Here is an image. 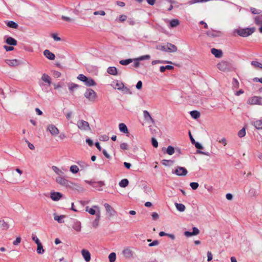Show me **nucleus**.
Masks as SVG:
<instances>
[{"instance_id":"obj_9","label":"nucleus","mask_w":262,"mask_h":262,"mask_svg":"<svg viewBox=\"0 0 262 262\" xmlns=\"http://www.w3.org/2000/svg\"><path fill=\"white\" fill-rule=\"evenodd\" d=\"M217 67L220 70L223 72L227 71L229 70V63L225 61H222L219 63Z\"/></svg>"},{"instance_id":"obj_26","label":"nucleus","mask_w":262,"mask_h":262,"mask_svg":"<svg viewBox=\"0 0 262 262\" xmlns=\"http://www.w3.org/2000/svg\"><path fill=\"white\" fill-rule=\"evenodd\" d=\"M41 79L45 82H47L49 85L51 83V79L47 74H43L41 76Z\"/></svg>"},{"instance_id":"obj_25","label":"nucleus","mask_w":262,"mask_h":262,"mask_svg":"<svg viewBox=\"0 0 262 262\" xmlns=\"http://www.w3.org/2000/svg\"><path fill=\"white\" fill-rule=\"evenodd\" d=\"M84 84L88 86H94L96 85V83L92 78L88 77L84 82Z\"/></svg>"},{"instance_id":"obj_58","label":"nucleus","mask_w":262,"mask_h":262,"mask_svg":"<svg viewBox=\"0 0 262 262\" xmlns=\"http://www.w3.org/2000/svg\"><path fill=\"white\" fill-rule=\"evenodd\" d=\"M94 14L95 15H102V16H104V15H105V12L104 11H103V10L97 11H95L94 12Z\"/></svg>"},{"instance_id":"obj_3","label":"nucleus","mask_w":262,"mask_h":262,"mask_svg":"<svg viewBox=\"0 0 262 262\" xmlns=\"http://www.w3.org/2000/svg\"><path fill=\"white\" fill-rule=\"evenodd\" d=\"M84 95L87 99L91 102H94L97 98L96 93L91 89H88Z\"/></svg>"},{"instance_id":"obj_32","label":"nucleus","mask_w":262,"mask_h":262,"mask_svg":"<svg viewBox=\"0 0 262 262\" xmlns=\"http://www.w3.org/2000/svg\"><path fill=\"white\" fill-rule=\"evenodd\" d=\"M158 63H162V64L171 63V64H172V62H171L170 61L162 60H153L151 62V64L152 65H155V64H158Z\"/></svg>"},{"instance_id":"obj_11","label":"nucleus","mask_w":262,"mask_h":262,"mask_svg":"<svg viewBox=\"0 0 262 262\" xmlns=\"http://www.w3.org/2000/svg\"><path fill=\"white\" fill-rule=\"evenodd\" d=\"M47 130H48L52 136H56L59 133L58 129L53 124H50L48 126Z\"/></svg>"},{"instance_id":"obj_50","label":"nucleus","mask_w":262,"mask_h":262,"mask_svg":"<svg viewBox=\"0 0 262 262\" xmlns=\"http://www.w3.org/2000/svg\"><path fill=\"white\" fill-rule=\"evenodd\" d=\"M32 239L36 244V245L40 243L39 239L38 238V237L35 234L33 233L32 234Z\"/></svg>"},{"instance_id":"obj_63","label":"nucleus","mask_w":262,"mask_h":262,"mask_svg":"<svg viewBox=\"0 0 262 262\" xmlns=\"http://www.w3.org/2000/svg\"><path fill=\"white\" fill-rule=\"evenodd\" d=\"M21 238L20 237H17L16 239L13 242V244L14 245H17L20 243Z\"/></svg>"},{"instance_id":"obj_33","label":"nucleus","mask_w":262,"mask_h":262,"mask_svg":"<svg viewBox=\"0 0 262 262\" xmlns=\"http://www.w3.org/2000/svg\"><path fill=\"white\" fill-rule=\"evenodd\" d=\"M128 183H129V182L128 181L127 179H122L119 183V185L120 186V187H122V188H125L126 187V186H128Z\"/></svg>"},{"instance_id":"obj_34","label":"nucleus","mask_w":262,"mask_h":262,"mask_svg":"<svg viewBox=\"0 0 262 262\" xmlns=\"http://www.w3.org/2000/svg\"><path fill=\"white\" fill-rule=\"evenodd\" d=\"M180 24V21L178 19H173L170 21V27L171 28H174Z\"/></svg>"},{"instance_id":"obj_43","label":"nucleus","mask_w":262,"mask_h":262,"mask_svg":"<svg viewBox=\"0 0 262 262\" xmlns=\"http://www.w3.org/2000/svg\"><path fill=\"white\" fill-rule=\"evenodd\" d=\"M70 171L73 173H76L79 171V168L78 167V166L77 165H72L70 167Z\"/></svg>"},{"instance_id":"obj_61","label":"nucleus","mask_w":262,"mask_h":262,"mask_svg":"<svg viewBox=\"0 0 262 262\" xmlns=\"http://www.w3.org/2000/svg\"><path fill=\"white\" fill-rule=\"evenodd\" d=\"M159 244V242L158 240H155L149 244L148 246L149 247H153L158 246Z\"/></svg>"},{"instance_id":"obj_7","label":"nucleus","mask_w":262,"mask_h":262,"mask_svg":"<svg viewBox=\"0 0 262 262\" xmlns=\"http://www.w3.org/2000/svg\"><path fill=\"white\" fill-rule=\"evenodd\" d=\"M172 173H175L178 176H185L187 175L188 171L185 167L178 166Z\"/></svg>"},{"instance_id":"obj_51","label":"nucleus","mask_w":262,"mask_h":262,"mask_svg":"<svg viewBox=\"0 0 262 262\" xmlns=\"http://www.w3.org/2000/svg\"><path fill=\"white\" fill-rule=\"evenodd\" d=\"M86 78L87 77H86L85 75H84L83 74H79L78 77H77V79L83 82H85V80H86Z\"/></svg>"},{"instance_id":"obj_10","label":"nucleus","mask_w":262,"mask_h":262,"mask_svg":"<svg viewBox=\"0 0 262 262\" xmlns=\"http://www.w3.org/2000/svg\"><path fill=\"white\" fill-rule=\"evenodd\" d=\"M56 181L59 184L64 186H70V184L71 183L66 180L65 178H62L60 176H59L56 178Z\"/></svg>"},{"instance_id":"obj_29","label":"nucleus","mask_w":262,"mask_h":262,"mask_svg":"<svg viewBox=\"0 0 262 262\" xmlns=\"http://www.w3.org/2000/svg\"><path fill=\"white\" fill-rule=\"evenodd\" d=\"M119 128L121 132L123 133H128L127 127L124 123H122L119 124Z\"/></svg>"},{"instance_id":"obj_2","label":"nucleus","mask_w":262,"mask_h":262,"mask_svg":"<svg viewBox=\"0 0 262 262\" xmlns=\"http://www.w3.org/2000/svg\"><path fill=\"white\" fill-rule=\"evenodd\" d=\"M77 126L81 131L88 132L91 130L89 123L83 120H78Z\"/></svg>"},{"instance_id":"obj_47","label":"nucleus","mask_w":262,"mask_h":262,"mask_svg":"<svg viewBox=\"0 0 262 262\" xmlns=\"http://www.w3.org/2000/svg\"><path fill=\"white\" fill-rule=\"evenodd\" d=\"M0 225L1 227L5 230L9 228V225L4 221H0Z\"/></svg>"},{"instance_id":"obj_59","label":"nucleus","mask_w":262,"mask_h":262,"mask_svg":"<svg viewBox=\"0 0 262 262\" xmlns=\"http://www.w3.org/2000/svg\"><path fill=\"white\" fill-rule=\"evenodd\" d=\"M151 142L152 145L154 147H157L158 146V142L155 138H152Z\"/></svg>"},{"instance_id":"obj_8","label":"nucleus","mask_w":262,"mask_h":262,"mask_svg":"<svg viewBox=\"0 0 262 262\" xmlns=\"http://www.w3.org/2000/svg\"><path fill=\"white\" fill-rule=\"evenodd\" d=\"M104 207L105 209L106 214L109 217H112L115 214L116 211L115 209L110 204L105 203Z\"/></svg>"},{"instance_id":"obj_60","label":"nucleus","mask_w":262,"mask_h":262,"mask_svg":"<svg viewBox=\"0 0 262 262\" xmlns=\"http://www.w3.org/2000/svg\"><path fill=\"white\" fill-rule=\"evenodd\" d=\"M90 184H91V182H89ZM92 185L94 187H96L97 185H99L100 187H102L104 185V183L103 182H99L98 183H92Z\"/></svg>"},{"instance_id":"obj_1","label":"nucleus","mask_w":262,"mask_h":262,"mask_svg":"<svg viewBox=\"0 0 262 262\" xmlns=\"http://www.w3.org/2000/svg\"><path fill=\"white\" fill-rule=\"evenodd\" d=\"M255 31L254 27L239 29L237 30V34L242 37H245L250 36Z\"/></svg>"},{"instance_id":"obj_18","label":"nucleus","mask_w":262,"mask_h":262,"mask_svg":"<svg viewBox=\"0 0 262 262\" xmlns=\"http://www.w3.org/2000/svg\"><path fill=\"white\" fill-rule=\"evenodd\" d=\"M167 52L173 53L177 51V47L170 43H167L166 44Z\"/></svg>"},{"instance_id":"obj_57","label":"nucleus","mask_w":262,"mask_h":262,"mask_svg":"<svg viewBox=\"0 0 262 262\" xmlns=\"http://www.w3.org/2000/svg\"><path fill=\"white\" fill-rule=\"evenodd\" d=\"M250 11L252 12V13L254 14H258L260 13V11L256 9L255 8H251Z\"/></svg>"},{"instance_id":"obj_12","label":"nucleus","mask_w":262,"mask_h":262,"mask_svg":"<svg viewBox=\"0 0 262 262\" xmlns=\"http://www.w3.org/2000/svg\"><path fill=\"white\" fill-rule=\"evenodd\" d=\"M5 62L9 66L12 67L18 66L21 63V62L20 60L16 59H6L5 60Z\"/></svg>"},{"instance_id":"obj_28","label":"nucleus","mask_w":262,"mask_h":262,"mask_svg":"<svg viewBox=\"0 0 262 262\" xmlns=\"http://www.w3.org/2000/svg\"><path fill=\"white\" fill-rule=\"evenodd\" d=\"M107 72L108 74L113 75H117V70L114 67H110L107 70Z\"/></svg>"},{"instance_id":"obj_40","label":"nucleus","mask_w":262,"mask_h":262,"mask_svg":"<svg viewBox=\"0 0 262 262\" xmlns=\"http://www.w3.org/2000/svg\"><path fill=\"white\" fill-rule=\"evenodd\" d=\"M110 262H114L116 259V254L115 252H112L108 255Z\"/></svg>"},{"instance_id":"obj_4","label":"nucleus","mask_w":262,"mask_h":262,"mask_svg":"<svg viewBox=\"0 0 262 262\" xmlns=\"http://www.w3.org/2000/svg\"><path fill=\"white\" fill-rule=\"evenodd\" d=\"M85 211L88 212L91 215H96L97 216L100 215V208L97 205H93L91 208L89 206L85 207Z\"/></svg>"},{"instance_id":"obj_21","label":"nucleus","mask_w":262,"mask_h":262,"mask_svg":"<svg viewBox=\"0 0 262 262\" xmlns=\"http://www.w3.org/2000/svg\"><path fill=\"white\" fill-rule=\"evenodd\" d=\"M211 52L216 58H221L223 55V52L222 50L215 48H212L211 50Z\"/></svg>"},{"instance_id":"obj_45","label":"nucleus","mask_w":262,"mask_h":262,"mask_svg":"<svg viewBox=\"0 0 262 262\" xmlns=\"http://www.w3.org/2000/svg\"><path fill=\"white\" fill-rule=\"evenodd\" d=\"M251 64L255 68H259L262 69V64L256 61H252Z\"/></svg>"},{"instance_id":"obj_30","label":"nucleus","mask_w":262,"mask_h":262,"mask_svg":"<svg viewBox=\"0 0 262 262\" xmlns=\"http://www.w3.org/2000/svg\"><path fill=\"white\" fill-rule=\"evenodd\" d=\"M175 206L178 210L181 212L184 211L185 210V206L184 204L181 203H176Z\"/></svg>"},{"instance_id":"obj_36","label":"nucleus","mask_w":262,"mask_h":262,"mask_svg":"<svg viewBox=\"0 0 262 262\" xmlns=\"http://www.w3.org/2000/svg\"><path fill=\"white\" fill-rule=\"evenodd\" d=\"M190 114L191 117L195 119H196L200 117V113L197 111H191Z\"/></svg>"},{"instance_id":"obj_23","label":"nucleus","mask_w":262,"mask_h":262,"mask_svg":"<svg viewBox=\"0 0 262 262\" xmlns=\"http://www.w3.org/2000/svg\"><path fill=\"white\" fill-rule=\"evenodd\" d=\"M252 124L257 129H262V119L257 120L252 122Z\"/></svg>"},{"instance_id":"obj_49","label":"nucleus","mask_w":262,"mask_h":262,"mask_svg":"<svg viewBox=\"0 0 262 262\" xmlns=\"http://www.w3.org/2000/svg\"><path fill=\"white\" fill-rule=\"evenodd\" d=\"M166 45L165 46L158 45L156 46V49L157 50L167 52V49H166Z\"/></svg>"},{"instance_id":"obj_48","label":"nucleus","mask_w":262,"mask_h":262,"mask_svg":"<svg viewBox=\"0 0 262 262\" xmlns=\"http://www.w3.org/2000/svg\"><path fill=\"white\" fill-rule=\"evenodd\" d=\"M246 135V130L244 127L238 132V136L239 138H242Z\"/></svg>"},{"instance_id":"obj_62","label":"nucleus","mask_w":262,"mask_h":262,"mask_svg":"<svg viewBox=\"0 0 262 262\" xmlns=\"http://www.w3.org/2000/svg\"><path fill=\"white\" fill-rule=\"evenodd\" d=\"M192 233L194 235H197L200 233V230L196 227H193Z\"/></svg>"},{"instance_id":"obj_13","label":"nucleus","mask_w":262,"mask_h":262,"mask_svg":"<svg viewBox=\"0 0 262 262\" xmlns=\"http://www.w3.org/2000/svg\"><path fill=\"white\" fill-rule=\"evenodd\" d=\"M72 228L77 232H79L81 230V223L80 221L74 220L72 224Z\"/></svg>"},{"instance_id":"obj_52","label":"nucleus","mask_w":262,"mask_h":262,"mask_svg":"<svg viewBox=\"0 0 262 262\" xmlns=\"http://www.w3.org/2000/svg\"><path fill=\"white\" fill-rule=\"evenodd\" d=\"M190 186L193 190H196L199 187V184L196 182H191Z\"/></svg>"},{"instance_id":"obj_53","label":"nucleus","mask_w":262,"mask_h":262,"mask_svg":"<svg viewBox=\"0 0 262 262\" xmlns=\"http://www.w3.org/2000/svg\"><path fill=\"white\" fill-rule=\"evenodd\" d=\"M61 18L66 21H68V22H70V23H72V22H73L74 21V19L73 18H72L71 17H67V16H63L62 15L61 16Z\"/></svg>"},{"instance_id":"obj_55","label":"nucleus","mask_w":262,"mask_h":262,"mask_svg":"<svg viewBox=\"0 0 262 262\" xmlns=\"http://www.w3.org/2000/svg\"><path fill=\"white\" fill-rule=\"evenodd\" d=\"M120 147L123 150H127L128 149V145L126 143H121L120 145Z\"/></svg>"},{"instance_id":"obj_17","label":"nucleus","mask_w":262,"mask_h":262,"mask_svg":"<svg viewBox=\"0 0 262 262\" xmlns=\"http://www.w3.org/2000/svg\"><path fill=\"white\" fill-rule=\"evenodd\" d=\"M81 254L82 255L83 257L84 258V260L86 262H89L90 261L91 259V254L90 252L85 249H83L81 251Z\"/></svg>"},{"instance_id":"obj_39","label":"nucleus","mask_w":262,"mask_h":262,"mask_svg":"<svg viewBox=\"0 0 262 262\" xmlns=\"http://www.w3.org/2000/svg\"><path fill=\"white\" fill-rule=\"evenodd\" d=\"M133 61V59H127L125 60H121L119 63L123 66H126Z\"/></svg>"},{"instance_id":"obj_38","label":"nucleus","mask_w":262,"mask_h":262,"mask_svg":"<svg viewBox=\"0 0 262 262\" xmlns=\"http://www.w3.org/2000/svg\"><path fill=\"white\" fill-rule=\"evenodd\" d=\"M7 25L9 28L16 29L18 27V24L13 21H9L7 23Z\"/></svg>"},{"instance_id":"obj_19","label":"nucleus","mask_w":262,"mask_h":262,"mask_svg":"<svg viewBox=\"0 0 262 262\" xmlns=\"http://www.w3.org/2000/svg\"><path fill=\"white\" fill-rule=\"evenodd\" d=\"M111 85L114 89L121 90L123 88L124 84L120 81L116 80L113 81Z\"/></svg>"},{"instance_id":"obj_27","label":"nucleus","mask_w":262,"mask_h":262,"mask_svg":"<svg viewBox=\"0 0 262 262\" xmlns=\"http://www.w3.org/2000/svg\"><path fill=\"white\" fill-rule=\"evenodd\" d=\"M65 218V215H57L55 214L54 215V219L57 221L59 223H62L64 222L63 219Z\"/></svg>"},{"instance_id":"obj_24","label":"nucleus","mask_w":262,"mask_h":262,"mask_svg":"<svg viewBox=\"0 0 262 262\" xmlns=\"http://www.w3.org/2000/svg\"><path fill=\"white\" fill-rule=\"evenodd\" d=\"M6 42L10 46L17 45V40L12 37H8L6 39Z\"/></svg>"},{"instance_id":"obj_37","label":"nucleus","mask_w":262,"mask_h":262,"mask_svg":"<svg viewBox=\"0 0 262 262\" xmlns=\"http://www.w3.org/2000/svg\"><path fill=\"white\" fill-rule=\"evenodd\" d=\"M37 250H36L37 253L39 254H43L45 252V250L43 248V246H42L41 243H40L37 244Z\"/></svg>"},{"instance_id":"obj_14","label":"nucleus","mask_w":262,"mask_h":262,"mask_svg":"<svg viewBox=\"0 0 262 262\" xmlns=\"http://www.w3.org/2000/svg\"><path fill=\"white\" fill-rule=\"evenodd\" d=\"M254 23L257 25L259 26L258 30L260 33H262V14L260 15L254 17Z\"/></svg>"},{"instance_id":"obj_31","label":"nucleus","mask_w":262,"mask_h":262,"mask_svg":"<svg viewBox=\"0 0 262 262\" xmlns=\"http://www.w3.org/2000/svg\"><path fill=\"white\" fill-rule=\"evenodd\" d=\"M68 86L70 92H73L76 89L79 87V85L74 83H68Z\"/></svg>"},{"instance_id":"obj_64","label":"nucleus","mask_w":262,"mask_h":262,"mask_svg":"<svg viewBox=\"0 0 262 262\" xmlns=\"http://www.w3.org/2000/svg\"><path fill=\"white\" fill-rule=\"evenodd\" d=\"M127 18V17L126 15H121L120 16H119V21H125Z\"/></svg>"},{"instance_id":"obj_41","label":"nucleus","mask_w":262,"mask_h":262,"mask_svg":"<svg viewBox=\"0 0 262 262\" xmlns=\"http://www.w3.org/2000/svg\"><path fill=\"white\" fill-rule=\"evenodd\" d=\"M162 163L165 166H170L173 164V161L170 160H163L162 161Z\"/></svg>"},{"instance_id":"obj_15","label":"nucleus","mask_w":262,"mask_h":262,"mask_svg":"<svg viewBox=\"0 0 262 262\" xmlns=\"http://www.w3.org/2000/svg\"><path fill=\"white\" fill-rule=\"evenodd\" d=\"M143 114L144 118L146 122L151 123L152 124H154L155 123V121H154V119L151 117L149 113L147 111H146V110L144 111Z\"/></svg>"},{"instance_id":"obj_5","label":"nucleus","mask_w":262,"mask_h":262,"mask_svg":"<svg viewBox=\"0 0 262 262\" xmlns=\"http://www.w3.org/2000/svg\"><path fill=\"white\" fill-rule=\"evenodd\" d=\"M249 105H261L262 104V98L258 96H253L248 98L247 101Z\"/></svg>"},{"instance_id":"obj_42","label":"nucleus","mask_w":262,"mask_h":262,"mask_svg":"<svg viewBox=\"0 0 262 262\" xmlns=\"http://www.w3.org/2000/svg\"><path fill=\"white\" fill-rule=\"evenodd\" d=\"M174 152V149L171 146H168L166 149V153L169 155H172Z\"/></svg>"},{"instance_id":"obj_20","label":"nucleus","mask_w":262,"mask_h":262,"mask_svg":"<svg viewBox=\"0 0 262 262\" xmlns=\"http://www.w3.org/2000/svg\"><path fill=\"white\" fill-rule=\"evenodd\" d=\"M62 194L58 192H54L51 193V198L54 201H57L59 200L62 197Z\"/></svg>"},{"instance_id":"obj_46","label":"nucleus","mask_w":262,"mask_h":262,"mask_svg":"<svg viewBox=\"0 0 262 262\" xmlns=\"http://www.w3.org/2000/svg\"><path fill=\"white\" fill-rule=\"evenodd\" d=\"M232 87L233 89H236L239 87V82L238 80L235 78H233Z\"/></svg>"},{"instance_id":"obj_6","label":"nucleus","mask_w":262,"mask_h":262,"mask_svg":"<svg viewBox=\"0 0 262 262\" xmlns=\"http://www.w3.org/2000/svg\"><path fill=\"white\" fill-rule=\"evenodd\" d=\"M150 58L149 55H145L140 56L138 58L133 59L134 61V66L135 68H138L140 66V61L144 60H148Z\"/></svg>"},{"instance_id":"obj_16","label":"nucleus","mask_w":262,"mask_h":262,"mask_svg":"<svg viewBox=\"0 0 262 262\" xmlns=\"http://www.w3.org/2000/svg\"><path fill=\"white\" fill-rule=\"evenodd\" d=\"M122 253L124 256L127 258L133 257L134 254V252L128 248L124 249L122 251Z\"/></svg>"},{"instance_id":"obj_22","label":"nucleus","mask_w":262,"mask_h":262,"mask_svg":"<svg viewBox=\"0 0 262 262\" xmlns=\"http://www.w3.org/2000/svg\"><path fill=\"white\" fill-rule=\"evenodd\" d=\"M43 55L50 60H54L55 57V55L49 50H45L43 51Z\"/></svg>"},{"instance_id":"obj_35","label":"nucleus","mask_w":262,"mask_h":262,"mask_svg":"<svg viewBox=\"0 0 262 262\" xmlns=\"http://www.w3.org/2000/svg\"><path fill=\"white\" fill-rule=\"evenodd\" d=\"M174 69V67L172 66L167 65L166 66H161L160 67V71L161 73H163L166 70H171Z\"/></svg>"},{"instance_id":"obj_54","label":"nucleus","mask_w":262,"mask_h":262,"mask_svg":"<svg viewBox=\"0 0 262 262\" xmlns=\"http://www.w3.org/2000/svg\"><path fill=\"white\" fill-rule=\"evenodd\" d=\"M121 90L122 91V92L124 94H132V92H131L130 90L127 87H125L124 85H123V88H122L121 89Z\"/></svg>"},{"instance_id":"obj_56","label":"nucleus","mask_w":262,"mask_h":262,"mask_svg":"<svg viewBox=\"0 0 262 262\" xmlns=\"http://www.w3.org/2000/svg\"><path fill=\"white\" fill-rule=\"evenodd\" d=\"M100 217V215L99 216H97L96 219L94 220L93 223V225L95 228H96L98 226L99 221Z\"/></svg>"},{"instance_id":"obj_44","label":"nucleus","mask_w":262,"mask_h":262,"mask_svg":"<svg viewBox=\"0 0 262 262\" xmlns=\"http://www.w3.org/2000/svg\"><path fill=\"white\" fill-rule=\"evenodd\" d=\"M52 168L53 170L59 176L62 174L63 172L57 167L55 166H53Z\"/></svg>"}]
</instances>
